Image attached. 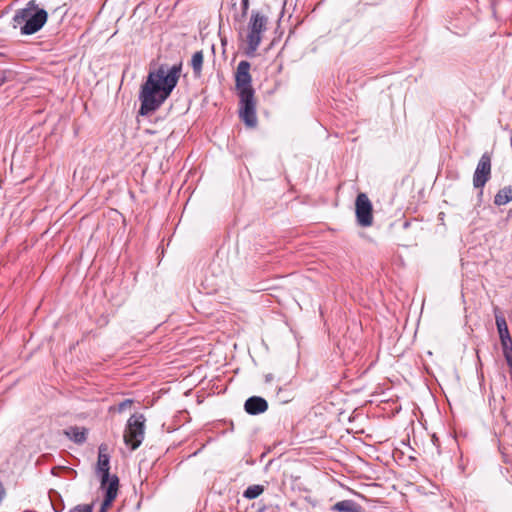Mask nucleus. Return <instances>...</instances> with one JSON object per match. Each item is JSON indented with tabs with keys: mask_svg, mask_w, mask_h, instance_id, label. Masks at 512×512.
Returning a JSON list of instances; mask_svg holds the SVG:
<instances>
[{
	"mask_svg": "<svg viewBox=\"0 0 512 512\" xmlns=\"http://www.w3.org/2000/svg\"><path fill=\"white\" fill-rule=\"evenodd\" d=\"M4 494H5V490L2 486V484L0 483V502L2 501Z\"/></svg>",
	"mask_w": 512,
	"mask_h": 512,
	"instance_id": "23",
	"label": "nucleus"
},
{
	"mask_svg": "<svg viewBox=\"0 0 512 512\" xmlns=\"http://www.w3.org/2000/svg\"><path fill=\"white\" fill-rule=\"evenodd\" d=\"M239 96V117L248 127L257 125L255 93L244 92Z\"/></svg>",
	"mask_w": 512,
	"mask_h": 512,
	"instance_id": "5",
	"label": "nucleus"
},
{
	"mask_svg": "<svg viewBox=\"0 0 512 512\" xmlns=\"http://www.w3.org/2000/svg\"><path fill=\"white\" fill-rule=\"evenodd\" d=\"M244 409L250 415H258L268 409V403L262 397L252 396L245 401Z\"/></svg>",
	"mask_w": 512,
	"mask_h": 512,
	"instance_id": "10",
	"label": "nucleus"
},
{
	"mask_svg": "<svg viewBox=\"0 0 512 512\" xmlns=\"http://www.w3.org/2000/svg\"><path fill=\"white\" fill-rule=\"evenodd\" d=\"M491 177V156L489 153H484L476 167L473 175V186L475 188H483Z\"/></svg>",
	"mask_w": 512,
	"mask_h": 512,
	"instance_id": "8",
	"label": "nucleus"
},
{
	"mask_svg": "<svg viewBox=\"0 0 512 512\" xmlns=\"http://www.w3.org/2000/svg\"><path fill=\"white\" fill-rule=\"evenodd\" d=\"M503 356L507 362V365L510 369V376L512 379V341L510 343L501 344Z\"/></svg>",
	"mask_w": 512,
	"mask_h": 512,
	"instance_id": "18",
	"label": "nucleus"
},
{
	"mask_svg": "<svg viewBox=\"0 0 512 512\" xmlns=\"http://www.w3.org/2000/svg\"><path fill=\"white\" fill-rule=\"evenodd\" d=\"M180 72L181 65H160L157 70L149 72L139 92L140 115H149L160 108L176 87Z\"/></svg>",
	"mask_w": 512,
	"mask_h": 512,
	"instance_id": "1",
	"label": "nucleus"
},
{
	"mask_svg": "<svg viewBox=\"0 0 512 512\" xmlns=\"http://www.w3.org/2000/svg\"><path fill=\"white\" fill-rule=\"evenodd\" d=\"M203 58L204 56L202 51H197L192 55L191 67L193 69L194 75L197 77L201 75Z\"/></svg>",
	"mask_w": 512,
	"mask_h": 512,
	"instance_id": "16",
	"label": "nucleus"
},
{
	"mask_svg": "<svg viewBox=\"0 0 512 512\" xmlns=\"http://www.w3.org/2000/svg\"><path fill=\"white\" fill-rule=\"evenodd\" d=\"M133 403V400L131 399H125L124 401H122L121 403H119L118 405V411L119 412H123L124 410H126V408L130 407Z\"/></svg>",
	"mask_w": 512,
	"mask_h": 512,
	"instance_id": "21",
	"label": "nucleus"
},
{
	"mask_svg": "<svg viewBox=\"0 0 512 512\" xmlns=\"http://www.w3.org/2000/svg\"><path fill=\"white\" fill-rule=\"evenodd\" d=\"M11 71L6 69H0V87L7 81H9L11 76Z\"/></svg>",
	"mask_w": 512,
	"mask_h": 512,
	"instance_id": "20",
	"label": "nucleus"
},
{
	"mask_svg": "<svg viewBox=\"0 0 512 512\" xmlns=\"http://www.w3.org/2000/svg\"><path fill=\"white\" fill-rule=\"evenodd\" d=\"M495 321L501 344L512 342V338L510 336L509 329L504 316L501 313H496Z\"/></svg>",
	"mask_w": 512,
	"mask_h": 512,
	"instance_id": "12",
	"label": "nucleus"
},
{
	"mask_svg": "<svg viewBox=\"0 0 512 512\" xmlns=\"http://www.w3.org/2000/svg\"><path fill=\"white\" fill-rule=\"evenodd\" d=\"M110 470V457L106 453V447L101 445L99 447L98 461L96 472L101 478V488H105L110 482L112 476L109 474Z\"/></svg>",
	"mask_w": 512,
	"mask_h": 512,
	"instance_id": "9",
	"label": "nucleus"
},
{
	"mask_svg": "<svg viewBox=\"0 0 512 512\" xmlns=\"http://www.w3.org/2000/svg\"><path fill=\"white\" fill-rule=\"evenodd\" d=\"M332 510L335 512H363L362 506L350 499L335 503Z\"/></svg>",
	"mask_w": 512,
	"mask_h": 512,
	"instance_id": "13",
	"label": "nucleus"
},
{
	"mask_svg": "<svg viewBox=\"0 0 512 512\" xmlns=\"http://www.w3.org/2000/svg\"><path fill=\"white\" fill-rule=\"evenodd\" d=\"M268 24V18L259 11H252L249 22H248V34H247V56H254L261 41L262 34L266 31Z\"/></svg>",
	"mask_w": 512,
	"mask_h": 512,
	"instance_id": "3",
	"label": "nucleus"
},
{
	"mask_svg": "<svg viewBox=\"0 0 512 512\" xmlns=\"http://www.w3.org/2000/svg\"><path fill=\"white\" fill-rule=\"evenodd\" d=\"M264 491L262 485H251L244 491L243 496L247 499H255Z\"/></svg>",
	"mask_w": 512,
	"mask_h": 512,
	"instance_id": "17",
	"label": "nucleus"
},
{
	"mask_svg": "<svg viewBox=\"0 0 512 512\" xmlns=\"http://www.w3.org/2000/svg\"><path fill=\"white\" fill-rule=\"evenodd\" d=\"M250 63L248 61H240L235 72V87L238 95L244 92L255 93L252 87V77L250 74Z\"/></svg>",
	"mask_w": 512,
	"mask_h": 512,
	"instance_id": "7",
	"label": "nucleus"
},
{
	"mask_svg": "<svg viewBox=\"0 0 512 512\" xmlns=\"http://www.w3.org/2000/svg\"><path fill=\"white\" fill-rule=\"evenodd\" d=\"M48 13L40 8L35 0H30L25 7L16 10L13 16V27L19 28L22 35H32L45 25Z\"/></svg>",
	"mask_w": 512,
	"mask_h": 512,
	"instance_id": "2",
	"label": "nucleus"
},
{
	"mask_svg": "<svg viewBox=\"0 0 512 512\" xmlns=\"http://www.w3.org/2000/svg\"><path fill=\"white\" fill-rule=\"evenodd\" d=\"M119 479L113 475L110 482L104 488L106 490L105 499L101 506V512H104L109 507L117 496Z\"/></svg>",
	"mask_w": 512,
	"mask_h": 512,
	"instance_id": "11",
	"label": "nucleus"
},
{
	"mask_svg": "<svg viewBox=\"0 0 512 512\" xmlns=\"http://www.w3.org/2000/svg\"><path fill=\"white\" fill-rule=\"evenodd\" d=\"M65 435L77 444H82L86 441L87 430L77 426L69 427L64 431Z\"/></svg>",
	"mask_w": 512,
	"mask_h": 512,
	"instance_id": "14",
	"label": "nucleus"
},
{
	"mask_svg": "<svg viewBox=\"0 0 512 512\" xmlns=\"http://www.w3.org/2000/svg\"><path fill=\"white\" fill-rule=\"evenodd\" d=\"M242 14L245 16L249 9V0H241Z\"/></svg>",
	"mask_w": 512,
	"mask_h": 512,
	"instance_id": "22",
	"label": "nucleus"
},
{
	"mask_svg": "<svg viewBox=\"0 0 512 512\" xmlns=\"http://www.w3.org/2000/svg\"><path fill=\"white\" fill-rule=\"evenodd\" d=\"M510 201H512V186L503 187L494 197V204L497 206L506 205Z\"/></svg>",
	"mask_w": 512,
	"mask_h": 512,
	"instance_id": "15",
	"label": "nucleus"
},
{
	"mask_svg": "<svg viewBox=\"0 0 512 512\" xmlns=\"http://www.w3.org/2000/svg\"><path fill=\"white\" fill-rule=\"evenodd\" d=\"M93 507L90 504H81L72 508L69 512H92Z\"/></svg>",
	"mask_w": 512,
	"mask_h": 512,
	"instance_id": "19",
	"label": "nucleus"
},
{
	"mask_svg": "<svg viewBox=\"0 0 512 512\" xmlns=\"http://www.w3.org/2000/svg\"><path fill=\"white\" fill-rule=\"evenodd\" d=\"M145 421L143 414H133L127 421L124 442L131 450H136L143 442Z\"/></svg>",
	"mask_w": 512,
	"mask_h": 512,
	"instance_id": "4",
	"label": "nucleus"
},
{
	"mask_svg": "<svg viewBox=\"0 0 512 512\" xmlns=\"http://www.w3.org/2000/svg\"><path fill=\"white\" fill-rule=\"evenodd\" d=\"M355 214L359 226L369 227L373 224L372 203L365 193H359L356 197Z\"/></svg>",
	"mask_w": 512,
	"mask_h": 512,
	"instance_id": "6",
	"label": "nucleus"
}]
</instances>
